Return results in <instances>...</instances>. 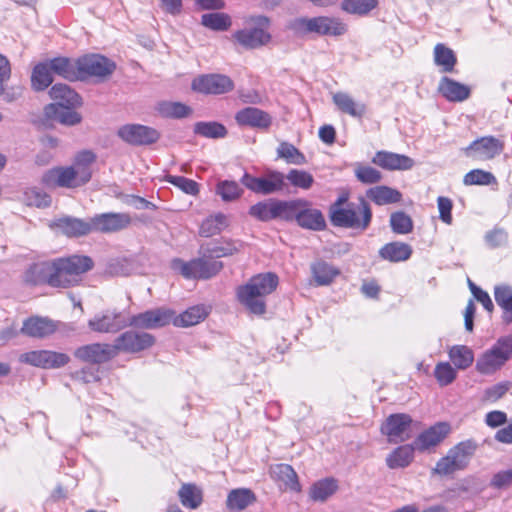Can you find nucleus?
Here are the masks:
<instances>
[{
    "instance_id": "obj_48",
    "label": "nucleus",
    "mask_w": 512,
    "mask_h": 512,
    "mask_svg": "<svg viewBox=\"0 0 512 512\" xmlns=\"http://www.w3.org/2000/svg\"><path fill=\"white\" fill-rule=\"evenodd\" d=\"M449 358L458 369L468 368L474 361V355L470 348L464 345H455L449 350Z\"/></svg>"
},
{
    "instance_id": "obj_30",
    "label": "nucleus",
    "mask_w": 512,
    "mask_h": 512,
    "mask_svg": "<svg viewBox=\"0 0 512 512\" xmlns=\"http://www.w3.org/2000/svg\"><path fill=\"white\" fill-rule=\"evenodd\" d=\"M438 90L447 100L454 102L463 101L470 95L469 87L448 77L440 80Z\"/></svg>"
},
{
    "instance_id": "obj_32",
    "label": "nucleus",
    "mask_w": 512,
    "mask_h": 512,
    "mask_svg": "<svg viewBox=\"0 0 512 512\" xmlns=\"http://www.w3.org/2000/svg\"><path fill=\"white\" fill-rule=\"evenodd\" d=\"M332 99L341 112L354 118H361L366 112L365 104L356 102L348 93L337 92L333 94Z\"/></svg>"
},
{
    "instance_id": "obj_64",
    "label": "nucleus",
    "mask_w": 512,
    "mask_h": 512,
    "mask_svg": "<svg viewBox=\"0 0 512 512\" xmlns=\"http://www.w3.org/2000/svg\"><path fill=\"white\" fill-rule=\"evenodd\" d=\"M165 180L186 194L196 195L199 192L198 183L183 176L167 175Z\"/></svg>"
},
{
    "instance_id": "obj_14",
    "label": "nucleus",
    "mask_w": 512,
    "mask_h": 512,
    "mask_svg": "<svg viewBox=\"0 0 512 512\" xmlns=\"http://www.w3.org/2000/svg\"><path fill=\"white\" fill-rule=\"evenodd\" d=\"M173 314L174 311L161 307L133 315L127 322L139 329H157L170 324Z\"/></svg>"
},
{
    "instance_id": "obj_25",
    "label": "nucleus",
    "mask_w": 512,
    "mask_h": 512,
    "mask_svg": "<svg viewBox=\"0 0 512 512\" xmlns=\"http://www.w3.org/2000/svg\"><path fill=\"white\" fill-rule=\"evenodd\" d=\"M295 221L300 227L313 231H321L326 227L325 218L322 212L318 209L312 208L309 201L308 205H303L301 209H299Z\"/></svg>"
},
{
    "instance_id": "obj_40",
    "label": "nucleus",
    "mask_w": 512,
    "mask_h": 512,
    "mask_svg": "<svg viewBox=\"0 0 512 512\" xmlns=\"http://www.w3.org/2000/svg\"><path fill=\"white\" fill-rule=\"evenodd\" d=\"M366 195L377 205L397 203L402 198V194L398 190L384 185L370 188Z\"/></svg>"
},
{
    "instance_id": "obj_63",
    "label": "nucleus",
    "mask_w": 512,
    "mask_h": 512,
    "mask_svg": "<svg viewBox=\"0 0 512 512\" xmlns=\"http://www.w3.org/2000/svg\"><path fill=\"white\" fill-rule=\"evenodd\" d=\"M510 387V382H500L490 386L484 390L481 401L483 403H495L508 392Z\"/></svg>"
},
{
    "instance_id": "obj_4",
    "label": "nucleus",
    "mask_w": 512,
    "mask_h": 512,
    "mask_svg": "<svg viewBox=\"0 0 512 512\" xmlns=\"http://www.w3.org/2000/svg\"><path fill=\"white\" fill-rule=\"evenodd\" d=\"M476 444L472 440L458 443L447 454L438 460L433 473L448 476L457 471L464 470L476 451Z\"/></svg>"
},
{
    "instance_id": "obj_58",
    "label": "nucleus",
    "mask_w": 512,
    "mask_h": 512,
    "mask_svg": "<svg viewBox=\"0 0 512 512\" xmlns=\"http://www.w3.org/2000/svg\"><path fill=\"white\" fill-rule=\"evenodd\" d=\"M278 156L294 165H304L306 157L292 144L283 142L277 149Z\"/></svg>"
},
{
    "instance_id": "obj_21",
    "label": "nucleus",
    "mask_w": 512,
    "mask_h": 512,
    "mask_svg": "<svg viewBox=\"0 0 512 512\" xmlns=\"http://www.w3.org/2000/svg\"><path fill=\"white\" fill-rule=\"evenodd\" d=\"M451 432V426L447 422H438L423 431L414 441L419 451H425L441 443Z\"/></svg>"
},
{
    "instance_id": "obj_22",
    "label": "nucleus",
    "mask_w": 512,
    "mask_h": 512,
    "mask_svg": "<svg viewBox=\"0 0 512 512\" xmlns=\"http://www.w3.org/2000/svg\"><path fill=\"white\" fill-rule=\"evenodd\" d=\"M50 227L67 235L68 237H79L93 232L91 220L87 222L73 217L57 219L50 225Z\"/></svg>"
},
{
    "instance_id": "obj_18",
    "label": "nucleus",
    "mask_w": 512,
    "mask_h": 512,
    "mask_svg": "<svg viewBox=\"0 0 512 512\" xmlns=\"http://www.w3.org/2000/svg\"><path fill=\"white\" fill-rule=\"evenodd\" d=\"M74 356L83 362L101 364L116 357V350L113 344L93 343L77 348Z\"/></svg>"
},
{
    "instance_id": "obj_2",
    "label": "nucleus",
    "mask_w": 512,
    "mask_h": 512,
    "mask_svg": "<svg viewBox=\"0 0 512 512\" xmlns=\"http://www.w3.org/2000/svg\"><path fill=\"white\" fill-rule=\"evenodd\" d=\"M278 284L279 278L275 273L254 275L237 288V298L250 313L263 315L266 312V297L276 290Z\"/></svg>"
},
{
    "instance_id": "obj_37",
    "label": "nucleus",
    "mask_w": 512,
    "mask_h": 512,
    "mask_svg": "<svg viewBox=\"0 0 512 512\" xmlns=\"http://www.w3.org/2000/svg\"><path fill=\"white\" fill-rule=\"evenodd\" d=\"M256 501L254 492L248 488H237L229 492L226 506L229 510H243Z\"/></svg>"
},
{
    "instance_id": "obj_17",
    "label": "nucleus",
    "mask_w": 512,
    "mask_h": 512,
    "mask_svg": "<svg viewBox=\"0 0 512 512\" xmlns=\"http://www.w3.org/2000/svg\"><path fill=\"white\" fill-rule=\"evenodd\" d=\"M127 326L123 314L116 310L98 313L88 321V327L98 333H116Z\"/></svg>"
},
{
    "instance_id": "obj_54",
    "label": "nucleus",
    "mask_w": 512,
    "mask_h": 512,
    "mask_svg": "<svg viewBox=\"0 0 512 512\" xmlns=\"http://www.w3.org/2000/svg\"><path fill=\"white\" fill-rule=\"evenodd\" d=\"M284 177L293 187L302 190H309L314 184L313 175L306 170L291 169Z\"/></svg>"
},
{
    "instance_id": "obj_26",
    "label": "nucleus",
    "mask_w": 512,
    "mask_h": 512,
    "mask_svg": "<svg viewBox=\"0 0 512 512\" xmlns=\"http://www.w3.org/2000/svg\"><path fill=\"white\" fill-rule=\"evenodd\" d=\"M235 119L240 125L259 128H267L271 124L270 116L266 112L255 107H247L240 110L236 114Z\"/></svg>"
},
{
    "instance_id": "obj_16",
    "label": "nucleus",
    "mask_w": 512,
    "mask_h": 512,
    "mask_svg": "<svg viewBox=\"0 0 512 512\" xmlns=\"http://www.w3.org/2000/svg\"><path fill=\"white\" fill-rule=\"evenodd\" d=\"M92 231L100 233H116L128 228L132 218L128 213H102L91 218Z\"/></svg>"
},
{
    "instance_id": "obj_53",
    "label": "nucleus",
    "mask_w": 512,
    "mask_h": 512,
    "mask_svg": "<svg viewBox=\"0 0 512 512\" xmlns=\"http://www.w3.org/2000/svg\"><path fill=\"white\" fill-rule=\"evenodd\" d=\"M201 24L214 31H226L231 26V18L224 13H206L201 17Z\"/></svg>"
},
{
    "instance_id": "obj_35",
    "label": "nucleus",
    "mask_w": 512,
    "mask_h": 512,
    "mask_svg": "<svg viewBox=\"0 0 512 512\" xmlns=\"http://www.w3.org/2000/svg\"><path fill=\"white\" fill-rule=\"evenodd\" d=\"M208 309L204 305H196L188 308L178 316L173 314L171 322L177 327H189L203 321L208 316Z\"/></svg>"
},
{
    "instance_id": "obj_43",
    "label": "nucleus",
    "mask_w": 512,
    "mask_h": 512,
    "mask_svg": "<svg viewBox=\"0 0 512 512\" xmlns=\"http://www.w3.org/2000/svg\"><path fill=\"white\" fill-rule=\"evenodd\" d=\"M52 69L50 68L48 60L37 64L31 75V86L35 91H43L48 88L52 82Z\"/></svg>"
},
{
    "instance_id": "obj_45",
    "label": "nucleus",
    "mask_w": 512,
    "mask_h": 512,
    "mask_svg": "<svg viewBox=\"0 0 512 512\" xmlns=\"http://www.w3.org/2000/svg\"><path fill=\"white\" fill-rule=\"evenodd\" d=\"M434 62L442 72L449 73L454 70L457 58L452 49L439 43L434 47Z\"/></svg>"
},
{
    "instance_id": "obj_8",
    "label": "nucleus",
    "mask_w": 512,
    "mask_h": 512,
    "mask_svg": "<svg viewBox=\"0 0 512 512\" xmlns=\"http://www.w3.org/2000/svg\"><path fill=\"white\" fill-rule=\"evenodd\" d=\"M241 183L252 192L262 195L280 192L286 186L284 174L279 171H271L265 177H254L245 173Z\"/></svg>"
},
{
    "instance_id": "obj_1",
    "label": "nucleus",
    "mask_w": 512,
    "mask_h": 512,
    "mask_svg": "<svg viewBox=\"0 0 512 512\" xmlns=\"http://www.w3.org/2000/svg\"><path fill=\"white\" fill-rule=\"evenodd\" d=\"M93 267L90 257L72 255L51 261L34 263L25 273L27 283L47 284L54 288H68L77 285L81 276Z\"/></svg>"
},
{
    "instance_id": "obj_62",
    "label": "nucleus",
    "mask_w": 512,
    "mask_h": 512,
    "mask_svg": "<svg viewBox=\"0 0 512 512\" xmlns=\"http://www.w3.org/2000/svg\"><path fill=\"white\" fill-rule=\"evenodd\" d=\"M465 185H490L496 182L495 176L480 169L471 170L463 179Z\"/></svg>"
},
{
    "instance_id": "obj_42",
    "label": "nucleus",
    "mask_w": 512,
    "mask_h": 512,
    "mask_svg": "<svg viewBox=\"0 0 512 512\" xmlns=\"http://www.w3.org/2000/svg\"><path fill=\"white\" fill-rule=\"evenodd\" d=\"M504 364L503 359L491 347L477 359L476 369L481 374L489 375L499 370Z\"/></svg>"
},
{
    "instance_id": "obj_52",
    "label": "nucleus",
    "mask_w": 512,
    "mask_h": 512,
    "mask_svg": "<svg viewBox=\"0 0 512 512\" xmlns=\"http://www.w3.org/2000/svg\"><path fill=\"white\" fill-rule=\"evenodd\" d=\"M193 130L197 135L212 139L223 138L227 134L225 126L218 122H197Z\"/></svg>"
},
{
    "instance_id": "obj_50",
    "label": "nucleus",
    "mask_w": 512,
    "mask_h": 512,
    "mask_svg": "<svg viewBox=\"0 0 512 512\" xmlns=\"http://www.w3.org/2000/svg\"><path fill=\"white\" fill-rule=\"evenodd\" d=\"M21 202L27 206L46 208L51 204V197L38 188H27L21 196Z\"/></svg>"
},
{
    "instance_id": "obj_23",
    "label": "nucleus",
    "mask_w": 512,
    "mask_h": 512,
    "mask_svg": "<svg viewBox=\"0 0 512 512\" xmlns=\"http://www.w3.org/2000/svg\"><path fill=\"white\" fill-rule=\"evenodd\" d=\"M57 330V324L45 317H30L24 321L21 333L33 338H44Z\"/></svg>"
},
{
    "instance_id": "obj_46",
    "label": "nucleus",
    "mask_w": 512,
    "mask_h": 512,
    "mask_svg": "<svg viewBox=\"0 0 512 512\" xmlns=\"http://www.w3.org/2000/svg\"><path fill=\"white\" fill-rule=\"evenodd\" d=\"M337 481L326 478L313 484L310 489V497L314 501H325L337 491Z\"/></svg>"
},
{
    "instance_id": "obj_41",
    "label": "nucleus",
    "mask_w": 512,
    "mask_h": 512,
    "mask_svg": "<svg viewBox=\"0 0 512 512\" xmlns=\"http://www.w3.org/2000/svg\"><path fill=\"white\" fill-rule=\"evenodd\" d=\"M155 110L161 117L173 119L185 118L192 113L189 106L174 101H160L156 104Z\"/></svg>"
},
{
    "instance_id": "obj_20",
    "label": "nucleus",
    "mask_w": 512,
    "mask_h": 512,
    "mask_svg": "<svg viewBox=\"0 0 512 512\" xmlns=\"http://www.w3.org/2000/svg\"><path fill=\"white\" fill-rule=\"evenodd\" d=\"M41 182L46 187L76 188L82 186L71 166L55 167L47 170L42 175Z\"/></svg>"
},
{
    "instance_id": "obj_36",
    "label": "nucleus",
    "mask_w": 512,
    "mask_h": 512,
    "mask_svg": "<svg viewBox=\"0 0 512 512\" xmlns=\"http://www.w3.org/2000/svg\"><path fill=\"white\" fill-rule=\"evenodd\" d=\"M379 255L390 262L406 261L412 255V248L409 244L403 242H391L380 249Z\"/></svg>"
},
{
    "instance_id": "obj_15",
    "label": "nucleus",
    "mask_w": 512,
    "mask_h": 512,
    "mask_svg": "<svg viewBox=\"0 0 512 512\" xmlns=\"http://www.w3.org/2000/svg\"><path fill=\"white\" fill-rule=\"evenodd\" d=\"M234 88L233 81L226 75L208 74L197 77L192 82V89L203 94H224Z\"/></svg>"
},
{
    "instance_id": "obj_51",
    "label": "nucleus",
    "mask_w": 512,
    "mask_h": 512,
    "mask_svg": "<svg viewBox=\"0 0 512 512\" xmlns=\"http://www.w3.org/2000/svg\"><path fill=\"white\" fill-rule=\"evenodd\" d=\"M227 226V218L224 214H217L206 218L201 226L199 233L203 237H212L219 234Z\"/></svg>"
},
{
    "instance_id": "obj_61",
    "label": "nucleus",
    "mask_w": 512,
    "mask_h": 512,
    "mask_svg": "<svg viewBox=\"0 0 512 512\" xmlns=\"http://www.w3.org/2000/svg\"><path fill=\"white\" fill-rule=\"evenodd\" d=\"M390 225L392 230L397 234H407L413 229L412 219L404 212L391 214Z\"/></svg>"
},
{
    "instance_id": "obj_55",
    "label": "nucleus",
    "mask_w": 512,
    "mask_h": 512,
    "mask_svg": "<svg viewBox=\"0 0 512 512\" xmlns=\"http://www.w3.org/2000/svg\"><path fill=\"white\" fill-rule=\"evenodd\" d=\"M378 4L377 0H343L341 9L349 14L364 16Z\"/></svg>"
},
{
    "instance_id": "obj_38",
    "label": "nucleus",
    "mask_w": 512,
    "mask_h": 512,
    "mask_svg": "<svg viewBox=\"0 0 512 512\" xmlns=\"http://www.w3.org/2000/svg\"><path fill=\"white\" fill-rule=\"evenodd\" d=\"M50 97L58 101V107L79 106L81 104L80 96L66 84H55L49 91Z\"/></svg>"
},
{
    "instance_id": "obj_9",
    "label": "nucleus",
    "mask_w": 512,
    "mask_h": 512,
    "mask_svg": "<svg viewBox=\"0 0 512 512\" xmlns=\"http://www.w3.org/2000/svg\"><path fill=\"white\" fill-rule=\"evenodd\" d=\"M504 143L494 136H484L474 140L469 146L462 148L467 158L477 161H487L501 154Z\"/></svg>"
},
{
    "instance_id": "obj_34",
    "label": "nucleus",
    "mask_w": 512,
    "mask_h": 512,
    "mask_svg": "<svg viewBox=\"0 0 512 512\" xmlns=\"http://www.w3.org/2000/svg\"><path fill=\"white\" fill-rule=\"evenodd\" d=\"M415 444L401 445L394 449L386 458V464L390 469L405 468L414 458Z\"/></svg>"
},
{
    "instance_id": "obj_56",
    "label": "nucleus",
    "mask_w": 512,
    "mask_h": 512,
    "mask_svg": "<svg viewBox=\"0 0 512 512\" xmlns=\"http://www.w3.org/2000/svg\"><path fill=\"white\" fill-rule=\"evenodd\" d=\"M249 215L262 222L275 219L274 199L260 201L252 205L249 208Z\"/></svg>"
},
{
    "instance_id": "obj_29",
    "label": "nucleus",
    "mask_w": 512,
    "mask_h": 512,
    "mask_svg": "<svg viewBox=\"0 0 512 512\" xmlns=\"http://www.w3.org/2000/svg\"><path fill=\"white\" fill-rule=\"evenodd\" d=\"M53 73L69 81L80 78L78 60L74 61L67 57H56L48 60Z\"/></svg>"
},
{
    "instance_id": "obj_31",
    "label": "nucleus",
    "mask_w": 512,
    "mask_h": 512,
    "mask_svg": "<svg viewBox=\"0 0 512 512\" xmlns=\"http://www.w3.org/2000/svg\"><path fill=\"white\" fill-rule=\"evenodd\" d=\"M11 75V67L8 59L0 54V96L8 103L16 101L22 96L23 89L20 86L4 88V83L7 82Z\"/></svg>"
},
{
    "instance_id": "obj_33",
    "label": "nucleus",
    "mask_w": 512,
    "mask_h": 512,
    "mask_svg": "<svg viewBox=\"0 0 512 512\" xmlns=\"http://www.w3.org/2000/svg\"><path fill=\"white\" fill-rule=\"evenodd\" d=\"M303 205H308V201L305 199H294L288 201L274 199L275 219L285 221L296 220L299 209H301Z\"/></svg>"
},
{
    "instance_id": "obj_60",
    "label": "nucleus",
    "mask_w": 512,
    "mask_h": 512,
    "mask_svg": "<svg viewBox=\"0 0 512 512\" xmlns=\"http://www.w3.org/2000/svg\"><path fill=\"white\" fill-rule=\"evenodd\" d=\"M434 376L440 386H447L456 379L457 372L450 363L440 362L435 366Z\"/></svg>"
},
{
    "instance_id": "obj_39",
    "label": "nucleus",
    "mask_w": 512,
    "mask_h": 512,
    "mask_svg": "<svg viewBox=\"0 0 512 512\" xmlns=\"http://www.w3.org/2000/svg\"><path fill=\"white\" fill-rule=\"evenodd\" d=\"M494 298L497 305L503 310V322L512 324V287L505 284L495 286Z\"/></svg>"
},
{
    "instance_id": "obj_24",
    "label": "nucleus",
    "mask_w": 512,
    "mask_h": 512,
    "mask_svg": "<svg viewBox=\"0 0 512 512\" xmlns=\"http://www.w3.org/2000/svg\"><path fill=\"white\" fill-rule=\"evenodd\" d=\"M372 162L387 170H409L414 166V160L406 155L379 151Z\"/></svg>"
},
{
    "instance_id": "obj_7",
    "label": "nucleus",
    "mask_w": 512,
    "mask_h": 512,
    "mask_svg": "<svg viewBox=\"0 0 512 512\" xmlns=\"http://www.w3.org/2000/svg\"><path fill=\"white\" fill-rule=\"evenodd\" d=\"M253 27L238 30L233 34V38L244 48L255 49L266 45L271 35L267 31L269 19L265 16H256L251 18Z\"/></svg>"
},
{
    "instance_id": "obj_11",
    "label": "nucleus",
    "mask_w": 512,
    "mask_h": 512,
    "mask_svg": "<svg viewBox=\"0 0 512 512\" xmlns=\"http://www.w3.org/2000/svg\"><path fill=\"white\" fill-rule=\"evenodd\" d=\"M19 360L42 369H57L65 366L70 361V357L56 351L34 350L21 354Z\"/></svg>"
},
{
    "instance_id": "obj_13",
    "label": "nucleus",
    "mask_w": 512,
    "mask_h": 512,
    "mask_svg": "<svg viewBox=\"0 0 512 512\" xmlns=\"http://www.w3.org/2000/svg\"><path fill=\"white\" fill-rule=\"evenodd\" d=\"M155 343L153 335L147 332H137L129 330L122 333L114 341L113 346L116 350V356L119 352L138 353L150 348Z\"/></svg>"
},
{
    "instance_id": "obj_3",
    "label": "nucleus",
    "mask_w": 512,
    "mask_h": 512,
    "mask_svg": "<svg viewBox=\"0 0 512 512\" xmlns=\"http://www.w3.org/2000/svg\"><path fill=\"white\" fill-rule=\"evenodd\" d=\"M329 217L336 227L366 230L372 219V211L369 204L361 198L359 204H346L342 209L331 211Z\"/></svg>"
},
{
    "instance_id": "obj_19",
    "label": "nucleus",
    "mask_w": 512,
    "mask_h": 512,
    "mask_svg": "<svg viewBox=\"0 0 512 512\" xmlns=\"http://www.w3.org/2000/svg\"><path fill=\"white\" fill-rule=\"evenodd\" d=\"M79 76L106 77L115 69V64L104 56L92 54L78 59Z\"/></svg>"
},
{
    "instance_id": "obj_5",
    "label": "nucleus",
    "mask_w": 512,
    "mask_h": 512,
    "mask_svg": "<svg viewBox=\"0 0 512 512\" xmlns=\"http://www.w3.org/2000/svg\"><path fill=\"white\" fill-rule=\"evenodd\" d=\"M171 266L186 279H210L222 270L223 263L200 255L188 262L179 258L173 259Z\"/></svg>"
},
{
    "instance_id": "obj_49",
    "label": "nucleus",
    "mask_w": 512,
    "mask_h": 512,
    "mask_svg": "<svg viewBox=\"0 0 512 512\" xmlns=\"http://www.w3.org/2000/svg\"><path fill=\"white\" fill-rule=\"evenodd\" d=\"M313 277L318 285H328L339 274V271L332 265L319 261L311 267Z\"/></svg>"
},
{
    "instance_id": "obj_57",
    "label": "nucleus",
    "mask_w": 512,
    "mask_h": 512,
    "mask_svg": "<svg viewBox=\"0 0 512 512\" xmlns=\"http://www.w3.org/2000/svg\"><path fill=\"white\" fill-rule=\"evenodd\" d=\"M216 193L223 201L232 202L241 197L243 189L235 181L223 180L217 184Z\"/></svg>"
},
{
    "instance_id": "obj_59",
    "label": "nucleus",
    "mask_w": 512,
    "mask_h": 512,
    "mask_svg": "<svg viewBox=\"0 0 512 512\" xmlns=\"http://www.w3.org/2000/svg\"><path fill=\"white\" fill-rule=\"evenodd\" d=\"M181 503L191 509L197 508L202 501L200 491L192 484H185L179 490Z\"/></svg>"
},
{
    "instance_id": "obj_10",
    "label": "nucleus",
    "mask_w": 512,
    "mask_h": 512,
    "mask_svg": "<svg viewBox=\"0 0 512 512\" xmlns=\"http://www.w3.org/2000/svg\"><path fill=\"white\" fill-rule=\"evenodd\" d=\"M412 418L405 413H396L387 417L381 426V432L387 436L388 442L397 444L411 438Z\"/></svg>"
},
{
    "instance_id": "obj_12",
    "label": "nucleus",
    "mask_w": 512,
    "mask_h": 512,
    "mask_svg": "<svg viewBox=\"0 0 512 512\" xmlns=\"http://www.w3.org/2000/svg\"><path fill=\"white\" fill-rule=\"evenodd\" d=\"M117 135L124 142L133 146L150 145L160 138V133L155 128L141 124L123 125L118 129Z\"/></svg>"
},
{
    "instance_id": "obj_44",
    "label": "nucleus",
    "mask_w": 512,
    "mask_h": 512,
    "mask_svg": "<svg viewBox=\"0 0 512 512\" xmlns=\"http://www.w3.org/2000/svg\"><path fill=\"white\" fill-rule=\"evenodd\" d=\"M272 475L283 482L286 489L300 491L298 476L294 469L288 464H278L271 469Z\"/></svg>"
},
{
    "instance_id": "obj_28",
    "label": "nucleus",
    "mask_w": 512,
    "mask_h": 512,
    "mask_svg": "<svg viewBox=\"0 0 512 512\" xmlns=\"http://www.w3.org/2000/svg\"><path fill=\"white\" fill-rule=\"evenodd\" d=\"M239 246V244L232 241L203 243L199 248V255L211 259L226 257L237 253Z\"/></svg>"
},
{
    "instance_id": "obj_6",
    "label": "nucleus",
    "mask_w": 512,
    "mask_h": 512,
    "mask_svg": "<svg viewBox=\"0 0 512 512\" xmlns=\"http://www.w3.org/2000/svg\"><path fill=\"white\" fill-rule=\"evenodd\" d=\"M290 28L296 33H316L328 36H341L347 32V25L339 18L326 16L297 18L291 22Z\"/></svg>"
},
{
    "instance_id": "obj_47",
    "label": "nucleus",
    "mask_w": 512,
    "mask_h": 512,
    "mask_svg": "<svg viewBox=\"0 0 512 512\" xmlns=\"http://www.w3.org/2000/svg\"><path fill=\"white\" fill-rule=\"evenodd\" d=\"M69 106H60L58 107L56 104H49L45 108V113L47 116L55 115L56 119L65 125H75L81 121V116L73 111L68 109Z\"/></svg>"
},
{
    "instance_id": "obj_27",
    "label": "nucleus",
    "mask_w": 512,
    "mask_h": 512,
    "mask_svg": "<svg viewBox=\"0 0 512 512\" xmlns=\"http://www.w3.org/2000/svg\"><path fill=\"white\" fill-rule=\"evenodd\" d=\"M96 161V155L90 150H84L79 152L71 165L72 169L76 173V176L82 183L86 184L92 177V165Z\"/></svg>"
}]
</instances>
